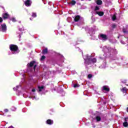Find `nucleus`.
<instances>
[{"instance_id": "f257e3e1", "label": "nucleus", "mask_w": 128, "mask_h": 128, "mask_svg": "<svg viewBox=\"0 0 128 128\" xmlns=\"http://www.w3.org/2000/svg\"><path fill=\"white\" fill-rule=\"evenodd\" d=\"M84 58L85 60V64L86 66H88V64H92L96 62V58H92V56H88V54L84 56Z\"/></svg>"}, {"instance_id": "f03ea898", "label": "nucleus", "mask_w": 128, "mask_h": 128, "mask_svg": "<svg viewBox=\"0 0 128 128\" xmlns=\"http://www.w3.org/2000/svg\"><path fill=\"white\" fill-rule=\"evenodd\" d=\"M10 48L13 54H16L20 52V50H18V48L16 45L11 44L10 46Z\"/></svg>"}, {"instance_id": "7ed1b4c3", "label": "nucleus", "mask_w": 128, "mask_h": 128, "mask_svg": "<svg viewBox=\"0 0 128 128\" xmlns=\"http://www.w3.org/2000/svg\"><path fill=\"white\" fill-rule=\"evenodd\" d=\"M0 32H6V24H2L0 26Z\"/></svg>"}, {"instance_id": "20e7f679", "label": "nucleus", "mask_w": 128, "mask_h": 128, "mask_svg": "<svg viewBox=\"0 0 128 128\" xmlns=\"http://www.w3.org/2000/svg\"><path fill=\"white\" fill-rule=\"evenodd\" d=\"M100 40H108V37L106 36V35L104 34H100Z\"/></svg>"}, {"instance_id": "39448f33", "label": "nucleus", "mask_w": 128, "mask_h": 128, "mask_svg": "<svg viewBox=\"0 0 128 128\" xmlns=\"http://www.w3.org/2000/svg\"><path fill=\"white\" fill-rule=\"evenodd\" d=\"M36 62L34 61L31 62L30 64H28V66L32 67V66H34V70H36V64H34Z\"/></svg>"}, {"instance_id": "423d86ee", "label": "nucleus", "mask_w": 128, "mask_h": 128, "mask_svg": "<svg viewBox=\"0 0 128 128\" xmlns=\"http://www.w3.org/2000/svg\"><path fill=\"white\" fill-rule=\"evenodd\" d=\"M26 6H32V1L30 0H26L24 2Z\"/></svg>"}, {"instance_id": "0eeeda50", "label": "nucleus", "mask_w": 128, "mask_h": 128, "mask_svg": "<svg viewBox=\"0 0 128 128\" xmlns=\"http://www.w3.org/2000/svg\"><path fill=\"white\" fill-rule=\"evenodd\" d=\"M104 50L105 52H106V56H108V54H110V53L108 52H112V48H106L104 49Z\"/></svg>"}, {"instance_id": "6e6552de", "label": "nucleus", "mask_w": 128, "mask_h": 128, "mask_svg": "<svg viewBox=\"0 0 128 128\" xmlns=\"http://www.w3.org/2000/svg\"><path fill=\"white\" fill-rule=\"evenodd\" d=\"M124 120H125V122H124L123 123V126H124V128H126V126H128V118H125Z\"/></svg>"}, {"instance_id": "1a4fd4ad", "label": "nucleus", "mask_w": 128, "mask_h": 128, "mask_svg": "<svg viewBox=\"0 0 128 128\" xmlns=\"http://www.w3.org/2000/svg\"><path fill=\"white\" fill-rule=\"evenodd\" d=\"M103 90H106V92H110V88H108V86H104Z\"/></svg>"}, {"instance_id": "9d476101", "label": "nucleus", "mask_w": 128, "mask_h": 128, "mask_svg": "<svg viewBox=\"0 0 128 128\" xmlns=\"http://www.w3.org/2000/svg\"><path fill=\"white\" fill-rule=\"evenodd\" d=\"M38 92H42L44 90V86H38Z\"/></svg>"}, {"instance_id": "9b49d317", "label": "nucleus", "mask_w": 128, "mask_h": 128, "mask_svg": "<svg viewBox=\"0 0 128 128\" xmlns=\"http://www.w3.org/2000/svg\"><path fill=\"white\" fill-rule=\"evenodd\" d=\"M46 124H54V121L52 120H46Z\"/></svg>"}, {"instance_id": "f8f14e48", "label": "nucleus", "mask_w": 128, "mask_h": 128, "mask_svg": "<svg viewBox=\"0 0 128 128\" xmlns=\"http://www.w3.org/2000/svg\"><path fill=\"white\" fill-rule=\"evenodd\" d=\"M96 14H98L100 16H104V12H96Z\"/></svg>"}, {"instance_id": "ddd939ff", "label": "nucleus", "mask_w": 128, "mask_h": 128, "mask_svg": "<svg viewBox=\"0 0 128 128\" xmlns=\"http://www.w3.org/2000/svg\"><path fill=\"white\" fill-rule=\"evenodd\" d=\"M80 16H76L74 18V22H78V20H80Z\"/></svg>"}, {"instance_id": "4468645a", "label": "nucleus", "mask_w": 128, "mask_h": 128, "mask_svg": "<svg viewBox=\"0 0 128 128\" xmlns=\"http://www.w3.org/2000/svg\"><path fill=\"white\" fill-rule=\"evenodd\" d=\"M10 16L8 14V13H5L3 14L4 18H8Z\"/></svg>"}, {"instance_id": "2eb2a0df", "label": "nucleus", "mask_w": 128, "mask_h": 128, "mask_svg": "<svg viewBox=\"0 0 128 128\" xmlns=\"http://www.w3.org/2000/svg\"><path fill=\"white\" fill-rule=\"evenodd\" d=\"M96 119L97 122H100L102 120V118L100 116H96Z\"/></svg>"}, {"instance_id": "dca6fc26", "label": "nucleus", "mask_w": 128, "mask_h": 128, "mask_svg": "<svg viewBox=\"0 0 128 128\" xmlns=\"http://www.w3.org/2000/svg\"><path fill=\"white\" fill-rule=\"evenodd\" d=\"M96 4H97L100 5L102 4V0H98L96 1Z\"/></svg>"}, {"instance_id": "f3484780", "label": "nucleus", "mask_w": 128, "mask_h": 128, "mask_svg": "<svg viewBox=\"0 0 128 128\" xmlns=\"http://www.w3.org/2000/svg\"><path fill=\"white\" fill-rule=\"evenodd\" d=\"M70 4H72V6H74V4H76V2L74 0H72L70 2Z\"/></svg>"}, {"instance_id": "a211bd4d", "label": "nucleus", "mask_w": 128, "mask_h": 128, "mask_svg": "<svg viewBox=\"0 0 128 128\" xmlns=\"http://www.w3.org/2000/svg\"><path fill=\"white\" fill-rule=\"evenodd\" d=\"M116 18V14H114L112 16V20H115Z\"/></svg>"}, {"instance_id": "6ab92c4d", "label": "nucleus", "mask_w": 128, "mask_h": 128, "mask_svg": "<svg viewBox=\"0 0 128 128\" xmlns=\"http://www.w3.org/2000/svg\"><path fill=\"white\" fill-rule=\"evenodd\" d=\"M42 53H43L44 54H48V49H47V48H46V49H44V50H43Z\"/></svg>"}, {"instance_id": "aec40b11", "label": "nucleus", "mask_w": 128, "mask_h": 128, "mask_svg": "<svg viewBox=\"0 0 128 128\" xmlns=\"http://www.w3.org/2000/svg\"><path fill=\"white\" fill-rule=\"evenodd\" d=\"M74 88H80V84H74Z\"/></svg>"}, {"instance_id": "412c9836", "label": "nucleus", "mask_w": 128, "mask_h": 128, "mask_svg": "<svg viewBox=\"0 0 128 128\" xmlns=\"http://www.w3.org/2000/svg\"><path fill=\"white\" fill-rule=\"evenodd\" d=\"M122 92H126V88H124L122 90Z\"/></svg>"}, {"instance_id": "4be33fe9", "label": "nucleus", "mask_w": 128, "mask_h": 128, "mask_svg": "<svg viewBox=\"0 0 128 128\" xmlns=\"http://www.w3.org/2000/svg\"><path fill=\"white\" fill-rule=\"evenodd\" d=\"M32 18H36V13H32Z\"/></svg>"}, {"instance_id": "5701e85b", "label": "nucleus", "mask_w": 128, "mask_h": 128, "mask_svg": "<svg viewBox=\"0 0 128 128\" xmlns=\"http://www.w3.org/2000/svg\"><path fill=\"white\" fill-rule=\"evenodd\" d=\"M46 58V56H43L41 57L40 60H44Z\"/></svg>"}, {"instance_id": "b1692460", "label": "nucleus", "mask_w": 128, "mask_h": 128, "mask_svg": "<svg viewBox=\"0 0 128 128\" xmlns=\"http://www.w3.org/2000/svg\"><path fill=\"white\" fill-rule=\"evenodd\" d=\"M11 110H12L13 112H14V111H16V108H14V107H12V108H11Z\"/></svg>"}, {"instance_id": "393cba45", "label": "nucleus", "mask_w": 128, "mask_h": 128, "mask_svg": "<svg viewBox=\"0 0 128 128\" xmlns=\"http://www.w3.org/2000/svg\"><path fill=\"white\" fill-rule=\"evenodd\" d=\"M30 96H30L29 98H32V100H34V98H36V97L35 96H32V94H30Z\"/></svg>"}, {"instance_id": "a878e982", "label": "nucleus", "mask_w": 128, "mask_h": 128, "mask_svg": "<svg viewBox=\"0 0 128 128\" xmlns=\"http://www.w3.org/2000/svg\"><path fill=\"white\" fill-rule=\"evenodd\" d=\"M92 76L91 74H89L88 75V78H92Z\"/></svg>"}, {"instance_id": "bb28decb", "label": "nucleus", "mask_w": 128, "mask_h": 128, "mask_svg": "<svg viewBox=\"0 0 128 128\" xmlns=\"http://www.w3.org/2000/svg\"><path fill=\"white\" fill-rule=\"evenodd\" d=\"M18 88V86H16V88H13L14 90H17Z\"/></svg>"}, {"instance_id": "cd10ccee", "label": "nucleus", "mask_w": 128, "mask_h": 128, "mask_svg": "<svg viewBox=\"0 0 128 128\" xmlns=\"http://www.w3.org/2000/svg\"><path fill=\"white\" fill-rule=\"evenodd\" d=\"M100 10V8H98V6H96L95 10Z\"/></svg>"}, {"instance_id": "c85d7f7f", "label": "nucleus", "mask_w": 128, "mask_h": 128, "mask_svg": "<svg viewBox=\"0 0 128 128\" xmlns=\"http://www.w3.org/2000/svg\"><path fill=\"white\" fill-rule=\"evenodd\" d=\"M12 22H16V18H12Z\"/></svg>"}, {"instance_id": "c756f323", "label": "nucleus", "mask_w": 128, "mask_h": 128, "mask_svg": "<svg viewBox=\"0 0 128 128\" xmlns=\"http://www.w3.org/2000/svg\"><path fill=\"white\" fill-rule=\"evenodd\" d=\"M120 42H121V44H126V42H124V41H122V40H121V41H120Z\"/></svg>"}, {"instance_id": "7c9ffc66", "label": "nucleus", "mask_w": 128, "mask_h": 128, "mask_svg": "<svg viewBox=\"0 0 128 128\" xmlns=\"http://www.w3.org/2000/svg\"><path fill=\"white\" fill-rule=\"evenodd\" d=\"M123 32H124V34L126 33V29L123 28Z\"/></svg>"}, {"instance_id": "2f4dec72", "label": "nucleus", "mask_w": 128, "mask_h": 128, "mask_svg": "<svg viewBox=\"0 0 128 128\" xmlns=\"http://www.w3.org/2000/svg\"><path fill=\"white\" fill-rule=\"evenodd\" d=\"M2 22V18L0 17V24Z\"/></svg>"}, {"instance_id": "473e14b6", "label": "nucleus", "mask_w": 128, "mask_h": 128, "mask_svg": "<svg viewBox=\"0 0 128 128\" xmlns=\"http://www.w3.org/2000/svg\"><path fill=\"white\" fill-rule=\"evenodd\" d=\"M106 56H104V57H100V58H102L103 60H104L106 58Z\"/></svg>"}, {"instance_id": "72a5a7b5", "label": "nucleus", "mask_w": 128, "mask_h": 128, "mask_svg": "<svg viewBox=\"0 0 128 128\" xmlns=\"http://www.w3.org/2000/svg\"><path fill=\"white\" fill-rule=\"evenodd\" d=\"M4 111L5 112H8V109H5V110H4Z\"/></svg>"}, {"instance_id": "f704fd0d", "label": "nucleus", "mask_w": 128, "mask_h": 128, "mask_svg": "<svg viewBox=\"0 0 128 128\" xmlns=\"http://www.w3.org/2000/svg\"><path fill=\"white\" fill-rule=\"evenodd\" d=\"M116 24H113L112 25V28H116Z\"/></svg>"}, {"instance_id": "c9c22d12", "label": "nucleus", "mask_w": 128, "mask_h": 128, "mask_svg": "<svg viewBox=\"0 0 128 128\" xmlns=\"http://www.w3.org/2000/svg\"><path fill=\"white\" fill-rule=\"evenodd\" d=\"M36 92V89H32V92Z\"/></svg>"}, {"instance_id": "e433bc0d", "label": "nucleus", "mask_w": 128, "mask_h": 128, "mask_svg": "<svg viewBox=\"0 0 128 128\" xmlns=\"http://www.w3.org/2000/svg\"><path fill=\"white\" fill-rule=\"evenodd\" d=\"M102 68H106V66H102Z\"/></svg>"}, {"instance_id": "4c0bfd02", "label": "nucleus", "mask_w": 128, "mask_h": 128, "mask_svg": "<svg viewBox=\"0 0 128 128\" xmlns=\"http://www.w3.org/2000/svg\"><path fill=\"white\" fill-rule=\"evenodd\" d=\"M20 38V35H19Z\"/></svg>"}, {"instance_id": "58836bf2", "label": "nucleus", "mask_w": 128, "mask_h": 128, "mask_svg": "<svg viewBox=\"0 0 128 128\" xmlns=\"http://www.w3.org/2000/svg\"><path fill=\"white\" fill-rule=\"evenodd\" d=\"M120 38V36H118V38Z\"/></svg>"}]
</instances>
